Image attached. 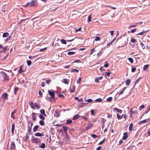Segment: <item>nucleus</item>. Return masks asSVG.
Masks as SVG:
<instances>
[{
    "label": "nucleus",
    "instance_id": "nucleus-1",
    "mask_svg": "<svg viewBox=\"0 0 150 150\" xmlns=\"http://www.w3.org/2000/svg\"><path fill=\"white\" fill-rule=\"evenodd\" d=\"M28 125V129L27 131L30 134L31 130L32 127L33 125V123L31 121H28L27 122Z\"/></svg>",
    "mask_w": 150,
    "mask_h": 150
},
{
    "label": "nucleus",
    "instance_id": "nucleus-2",
    "mask_svg": "<svg viewBox=\"0 0 150 150\" xmlns=\"http://www.w3.org/2000/svg\"><path fill=\"white\" fill-rule=\"evenodd\" d=\"M32 142L33 143H35L36 144H38V143L40 142V140L39 138H35L34 136H32L31 137Z\"/></svg>",
    "mask_w": 150,
    "mask_h": 150
},
{
    "label": "nucleus",
    "instance_id": "nucleus-3",
    "mask_svg": "<svg viewBox=\"0 0 150 150\" xmlns=\"http://www.w3.org/2000/svg\"><path fill=\"white\" fill-rule=\"evenodd\" d=\"M33 1L32 0L29 2H28L26 5H25L26 6H34L35 5V1Z\"/></svg>",
    "mask_w": 150,
    "mask_h": 150
},
{
    "label": "nucleus",
    "instance_id": "nucleus-4",
    "mask_svg": "<svg viewBox=\"0 0 150 150\" xmlns=\"http://www.w3.org/2000/svg\"><path fill=\"white\" fill-rule=\"evenodd\" d=\"M8 94L6 93H5L3 94L1 96V98L3 100L4 102H5V100L8 99Z\"/></svg>",
    "mask_w": 150,
    "mask_h": 150
},
{
    "label": "nucleus",
    "instance_id": "nucleus-5",
    "mask_svg": "<svg viewBox=\"0 0 150 150\" xmlns=\"http://www.w3.org/2000/svg\"><path fill=\"white\" fill-rule=\"evenodd\" d=\"M48 93L51 96L52 98L54 99L55 98V93L53 91L48 90Z\"/></svg>",
    "mask_w": 150,
    "mask_h": 150
},
{
    "label": "nucleus",
    "instance_id": "nucleus-6",
    "mask_svg": "<svg viewBox=\"0 0 150 150\" xmlns=\"http://www.w3.org/2000/svg\"><path fill=\"white\" fill-rule=\"evenodd\" d=\"M16 110L15 109H14L13 111H12L11 113V117L13 118L14 120L16 118L15 116L14 115L15 113H16Z\"/></svg>",
    "mask_w": 150,
    "mask_h": 150
},
{
    "label": "nucleus",
    "instance_id": "nucleus-7",
    "mask_svg": "<svg viewBox=\"0 0 150 150\" xmlns=\"http://www.w3.org/2000/svg\"><path fill=\"white\" fill-rule=\"evenodd\" d=\"M88 114L87 113H86L85 116H81V117L83 120H88Z\"/></svg>",
    "mask_w": 150,
    "mask_h": 150
},
{
    "label": "nucleus",
    "instance_id": "nucleus-8",
    "mask_svg": "<svg viewBox=\"0 0 150 150\" xmlns=\"http://www.w3.org/2000/svg\"><path fill=\"white\" fill-rule=\"evenodd\" d=\"M11 150H15V145L13 142H12L11 144Z\"/></svg>",
    "mask_w": 150,
    "mask_h": 150
},
{
    "label": "nucleus",
    "instance_id": "nucleus-9",
    "mask_svg": "<svg viewBox=\"0 0 150 150\" xmlns=\"http://www.w3.org/2000/svg\"><path fill=\"white\" fill-rule=\"evenodd\" d=\"M32 101H30L29 102V105L30 106V107L33 109L35 110V108L34 105Z\"/></svg>",
    "mask_w": 150,
    "mask_h": 150
},
{
    "label": "nucleus",
    "instance_id": "nucleus-10",
    "mask_svg": "<svg viewBox=\"0 0 150 150\" xmlns=\"http://www.w3.org/2000/svg\"><path fill=\"white\" fill-rule=\"evenodd\" d=\"M129 111L130 114H137V110H134L132 109H131Z\"/></svg>",
    "mask_w": 150,
    "mask_h": 150
},
{
    "label": "nucleus",
    "instance_id": "nucleus-11",
    "mask_svg": "<svg viewBox=\"0 0 150 150\" xmlns=\"http://www.w3.org/2000/svg\"><path fill=\"white\" fill-rule=\"evenodd\" d=\"M128 137V133L127 132H125L123 134V136L122 137V139L123 140H126Z\"/></svg>",
    "mask_w": 150,
    "mask_h": 150
},
{
    "label": "nucleus",
    "instance_id": "nucleus-12",
    "mask_svg": "<svg viewBox=\"0 0 150 150\" xmlns=\"http://www.w3.org/2000/svg\"><path fill=\"white\" fill-rule=\"evenodd\" d=\"M113 111H116L117 113H120V114L122 113V110L117 108H115L113 110Z\"/></svg>",
    "mask_w": 150,
    "mask_h": 150
},
{
    "label": "nucleus",
    "instance_id": "nucleus-13",
    "mask_svg": "<svg viewBox=\"0 0 150 150\" xmlns=\"http://www.w3.org/2000/svg\"><path fill=\"white\" fill-rule=\"evenodd\" d=\"M36 115V113L35 112H32V117L33 121H35L36 120L35 117Z\"/></svg>",
    "mask_w": 150,
    "mask_h": 150
},
{
    "label": "nucleus",
    "instance_id": "nucleus-14",
    "mask_svg": "<svg viewBox=\"0 0 150 150\" xmlns=\"http://www.w3.org/2000/svg\"><path fill=\"white\" fill-rule=\"evenodd\" d=\"M15 124L14 123L12 124L11 127V132L12 135H13V133L15 129Z\"/></svg>",
    "mask_w": 150,
    "mask_h": 150
},
{
    "label": "nucleus",
    "instance_id": "nucleus-15",
    "mask_svg": "<svg viewBox=\"0 0 150 150\" xmlns=\"http://www.w3.org/2000/svg\"><path fill=\"white\" fill-rule=\"evenodd\" d=\"M93 124L92 123H89L88 126L86 127V129H89L91 128L93 126Z\"/></svg>",
    "mask_w": 150,
    "mask_h": 150
},
{
    "label": "nucleus",
    "instance_id": "nucleus-16",
    "mask_svg": "<svg viewBox=\"0 0 150 150\" xmlns=\"http://www.w3.org/2000/svg\"><path fill=\"white\" fill-rule=\"evenodd\" d=\"M131 83V80L130 79H127L125 81V84L127 86H129Z\"/></svg>",
    "mask_w": 150,
    "mask_h": 150
},
{
    "label": "nucleus",
    "instance_id": "nucleus-17",
    "mask_svg": "<svg viewBox=\"0 0 150 150\" xmlns=\"http://www.w3.org/2000/svg\"><path fill=\"white\" fill-rule=\"evenodd\" d=\"M60 112L59 111L57 110L55 111L54 116L57 117H59L60 115Z\"/></svg>",
    "mask_w": 150,
    "mask_h": 150
},
{
    "label": "nucleus",
    "instance_id": "nucleus-18",
    "mask_svg": "<svg viewBox=\"0 0 150 150\" xmlns=\"http://www.w3.org/2000/svg\"><path fill=\"white\" fill-rule=\"evenodd\" d=\"M69 80L66 79H63L62 81V82L66 84H68L69 83Z\"/></svg>",
    "mask_w": 150,
    "mask_h": 150
},
{
    "label": "nucleus",
    "instance_id": "nucleus-19",
    "mask_svg": "<svg viewBox=\"0 0 150 150\" xmlns=\"http://www.w3.org/2000/svg\"><path fill=\"white\" fill-rule=\"evenodd\" d=\"M148 31H149L148 30L143 31L142 32H141L138 34H137V35H144V34L147 33Z\"/></svg>",
    "mask_w": 150,
    "mask_h": 150
},
{
    "label": "nucleus",
    "instance_id": "nucleus-20",
    "mask_svg": "<svg viewBox=\"0 0 150 150\" xmlns=\"http://www.w3.org/2000/svg\"><path fill=\"white\" fill-rule=\"evenodd\" d=\"M80 117V116L78 115H74L72 118L73 120H75Z\"/></svg>",
    "mask_w": 150,
    "mask_h": 150
},
{
    "label": "nucleus",
    "instance_id": "nucleus-21",
    "mask_svg": "<svg viewBox=\"0 0 150 150\" xmlns=\"http://www.w3.org/2000/svg\"><path fill=\"white\" fill-rule=\"evenodd\" d=\"M126 87H124L123 89L121 91V92L120 93H118V94L119 95H120L121 94H122L123 93H124V91L126 89Z\"/></svg>",
    "mask_w": 150,
    "mask_h": 150
},
{
    "label": "nucleus",
    "instance_id": "nucleus-22",
    "mask_svg": "<svg viewBox=\"0 0 150 150\" xmlns=\"http://www.w3.org/2000/svg\"><path fill=\"white\" fill-rule=\"evenodd\" d=\"M123 115V114H122V115H120L119 114L117 113V117L118 119H121L122 118Z\"/></svg>",
    "mask_w": 150,
    "mask_h": 150
},
{
    "label": "nucleus",
    "instance_id": "nucleus-23",
    "mask_svg": "<svg viewBox=\"0 0 150 150\" xmlns=\"http://www.w3.org/2000/svg\"><path fill=\"white\" fill-rule=\"evenodd\" d=\"M40 112L41 114L45 116H46V115L45 113V110L44 109H41L40 111Z\"/></svg>",
    "mask_w": 150,
    "mask_h": 150
},
{
    "label": "nucleus",
    "instance_id": "nucleus-24",
    "mask_svg": "<svg viewBox=\"0 0 150 150\" xmlns=\"http://www.w3.org/2000/svg\"><path fill=\"white\" fill-rule=\"evenodd\" d=\"M72 122V121L71 119H69L67 120L66 124V125H69Z\"/></svg>",
    "mask_w": 150,
    "mask_h": 150
},
{
    "label": "nucleus",
    "instance_id": "nucleus-25",
    "mask_svg": "<svg viewBox=\"0 0 150 150\" xmlns=\"http://www.w3.org/2000/svg\"><path fill=\"white\" fill-rule=\"evenodd\" d=\"M22 66H21L19 68V70H18V73L20 74H21L24 72V71L22 69Z\"/></svg>",
    "mask_w": 150,
    "mask_h": 150
},
{
    "label": "nucleus",
    "instance_id": "nucleus-26",
    "mask_svg": "<svg viewBox=\"0 0 150 150\" xmlns=\"http://www.w3.org/2000/svg\"><path fill=\"white\" fill-rule=\"evenodd\" d=\"M35 135L36 137H41L44 136L43 134L39 132H37L35 133Z\"/></svg>",
    "mask_w": 150,
    "mask_h": 150
},
{
    "label": "nucleus",
    "instance_id": "nucleus-27",
    "mask_svg": "<svg viewBox=\"0 0 150 150\" xmlns=\"http://www.w3.org/2000/svg\"><path fill=\"white\" fill-rule=\"evenodd\" d=\"M39 126L38 125H35L33 128V131L35 132L37 131V129L39 128Z\"/></svg>",
    "mask_w": 150,
    "mask_h": 150
},
{
    "label": "nucleus",
    "instance_id": "nucleus-28",
    "mask_svg": "<svg viewBox=\"0 0 150 150\" xmlns=\"http://www.w3.org/2000/svg\"><path fill=\"white\" fill-rule=\"evenodd\" d=\"M133 125L132 124V123H131L130 124L129 127V131H132L133 129Z\"/></svg>",
    "mask_w": 150,
    "mask_h": 150
},
{
    "label": "nucleus",
    "instance_id": "nucleus-29",
    "mask_svg": "<svg viewBox=\"0 0 150 150\" xmlns=\"http://www.w3.org/2000/svg\"><path fill=\"white\" fill-rule=\"evenodd\" d=\"M65 133H67V131L68 128L67 126H63L62 127Z\"/></svg>",
    "mask_w": 150,
    "mask_h": 150
},
{
    "label": "nucleus",
    "instance_id": "nucleus-30",
    "mask_svg": "<svg viewBox=\"0 0 150 150\" xmlns=\"http://www.w3.org/2000/svg\"><path fill=\"white\" fill-rule=\"evenodd\" d=\"M34 106L36 107L38 109H39L40 108V104H38L36 102H35L34 104Z\"/></svg>",
    "mask_w": 150,
    "mask_h": 150
},
{
    "label": "nucleus",
    "instance_id": "nucleus-31",
    "mask_svg": "<svg viewBox=\"0 0 150 150\" xmlns=\"http://www.w3.org/2000/svg\"><path fill=\"white\" fill-rule=\"evenodd\" d=\"M138 23H135V24L132 25H130L129 26V28H131L132 27H133V28L135 27L138 25Z\"/></svg>",
    "mask_w": 150,
    "mask_h": 150
},
{
    "label": "nucleus",
    "instance_id": "nucleus-32",
    "mask_svg": "<svg viewBox=\"0 0 150 150\" xmlns=\"http://www.w3.org/2000/svg\"><path fill=\"white\" fill-rule=\"evenodd\" d=\"M111 74V72H107L105 73V76L106 78H107V76L108 77L110 75V74Z\"/></svg>",
    "mask_w": 150,
    "mask_h": 150
},
{
    "label": "nucleus",
    "instance_id": "nucleus-33",
    "mask_svg": "<svg viewBox=\"0 0 150 150\" xmlns=\"http://www.w3.org/2000/svg\"><path fill=\"white\" fill-rule=\"evenodd\" d=\"M9 35V33H8L6 32L5 33H4L3 34V38H5L6 37L8 36Z\"/></svg>",
    "mask_w": 150,
    "mask_h": 150
},
{
    "label": "nucleus",
    "instance_id": "nucleus-34",
    "mask_svg": "<svg viewBox=\"0 0 150 150\" xmlns=\"http://www.w3.org/2000/svg\"><path fill=\"white\" fill-rule=\"evenodd\" d=\"M130 42L132 43H134L136 42V40L133 38H131L130 40Z\"/></svg>",
    "mask_w": 150,
    "mask_h": 150
},
{
    "label": "nucleus",
    "instance_id": "nucleus-35",
    "mask_svg": "<svg viewBox=\"0 0 150 150\" xmlns=\"http://www.w3.org/2000/svg\"><path fill=\"white\" fill-rule=\"evenodd\" d=\"M142 78V77H140L139 78H138L136 81L135 82V84H136Z\"/></svg>",
    "mask_w": 150,
    "mask_h": 150
},
{
    "label": "nucleus",
    "instance_id": "nucleus-36",
    "mask_svg": "<svg viewBox=\"0 0 150 150\" xmlns=\"http://www.w3.org/2000/svg\"><path fill=\"white\" fill-rule=\"evenodd\" d=\"M39 124L40 125L42 126H43L45 125V123L44 121L42 120H41L40 121Z\"/></svg>",
    "mask_w": 150,
    "mask_h": 150
},
{
    "label": "nucleus",
    "instance_id": "nucleus-37",
    "mask_svg": "<svg viewBox=\"0 0 150 150\" xmlns=\"http://www.w3.org/2000/svg\"><path fill=\"white\" fill-rule=\"evenodd\" d=\"M40 147L42 149H44L45 147V143H42L40 146Z\"/></svg>",
    "mask_w": 150,
    "mask_h": 150
},
{
    "label": "nucleus",
    "instance_id": "nucleus-38",
    "mask_svg": "<svg viewBox=\"0 0 150 150\" xmlns=\"http://www.w3.org/2000/svg\"><path fill=\"white\" fill-rule=\"evenodd\" d=\"M149 110H150V105L148 106L146 110L145 111V113H147Z\"/></svg>",
    "mask_w": 150,
    "mask_h": 150
},
{
    "label": "nucleus",
    "instance_id": "nucleus-39",
    "mask_svg": "<svg viewBox=\"0 0 150 150\" xmlns=\"http://www.w3.org/2000/svg\"><path fill=\"white\" fill-rule=\"evenodd\" d=\"M103 100L101 98H98L96 100V101L97 102H101Z\"/></svg>",
    "mask_w": 150,
    "mask_h": 150
},
{
    "label": "nucleus",
    "instance_id": "nucleus-40",
    "mask_svg": "<svg viewBox=\"0 0 150 150\" xmlns=\"http://www.w3.org/2000/svg\"><path fill=\"white\" fill-rule=\"evenodd\" d=\"M92 17V15H90L88 17V22H89L91 21V19Z\"/></svg>",
    "mask_w": 150,
    "mask_h": 150
},
{
    "label": "nucleus",
    "instance_id": "nucleus-41",
    "mask_svg": "<svg viewBox=\"0 0 150 150\" xmlns=\"http://www.w3.org/2000/svg\"><path fill=\"white\" fill-rule=\"evenodd\" d=\"M140 45L143 50L145 48V46H144V44L142 42H141L140 43Z\"/></svg>",
    "mask_w": 150,
    "mask_h": 150
},
{
    "label": "nucleus",
    "instance_id": "nucleus-42",
    "mask_svg": "<svg viewBox=\"0 0 150 150\" xmlns=\"http://www.w3.org/2000/svg\"><path fill=\"white\" fill-rule=\"evenodd\" d=\"M149 68V65L147 64L145 65L144 66V68H143V70L144 71L146 69H148Z\"/></svg>",
    "mask_w": 150,
    "mask_h": 150
},
{
    "label": "nucleus",
    "instance_id": "nucleus-43",
    "mask_svg": "<svg viewBox=\"0 0 150 150\" xmlns=\"http://www.w3.org/2000/svg\"><path fill=\"white\" fill-rule=\"evenodd\" d=\"M39 117L40 119H42V120H44L45 119V117L42 116V115H40L39 116Z\"/></svg>",
    "mask_w": 150,
    "mask_h": 150
},
{
    "label": "nucleus",
    "instance_id": "nucleus-44",
    "mask_svg": "<svg viewBox=\"0 0 150 150\" xmlns=\"http://www.w3.org/2000/svg\"><path fill=\"white\" fill-rule=\"evenodd\" d=\"M112 97H109L106 100L108 102H110V101H111L112 100Z\"/></svg>",
    "mask_w": 150,
    "mask_h": 150
},
{
    "label": "nucleus",
    "instance_id": "nucleus-45",
    "mask_svg": "<svg viewBox=\"0 0 150 150\" xmlns=\"http://www.w3.org/2000/svg\"><path fill=\"white\" fill-rule=\"evenodd\" d=\"M29 137L28 135H26V136L25 137V138L24 139V141L25 142H26L28 139H29Z\"/></svg>",
    "mask_w": 150,
    "mask_h": 150
},
{
    "label": "nucleus",
    "instance_id": "nucleus-46",
    "mask_svg": "<svg viewBox=\"0 0 150 150\" xmlns=\"http://www.w3.org/2000/svg\"><path fill=\"white\" fill-rule=\"evenodd\" d=\"M18 88L17 87H16L14 88V93L16 95V92L18 90Z\"/></svg>",
    "mask_w": 150,
    "mask_h": 150
},
{
    "label": "nucleus",
    "instance_id": "nucleus-47",
    "mask_svg": "<svg viewBox=\"0 0 150 150\" xmlns=\"http://www.w3.org/2000/svg\"><path fill=\"white\" fill-rule=\"evenodd\" d=\"M79 70L76 69H73L71 70V72H79Z\"/></svg>",
    "mask_w": 150,
    "mask_h": 150
},
{
    "label": "nucleus",
    "instance_id": "nucleus-48",
    "mask_svg": "<svg viewBox=\"0 0 150 150\" xmlns=\"http://www.w3.org/2000/svg\"><path fill=\"white\" fill-rule=\"evenodd\" d=\"M75 52H68L67 54L68 55H71L74 54H75Z\"/></svg>",
    "mask_w": 150,
    "mask_h": 150
},
{
    "label": "nucleus",
    "instance_id": "nucleus-49",
    "mask_svg": "<svg viewBox=\"0 0 150 150\" xmlns=\"http://www.w3.org/2000/svg\"><path fill=\"white\" fill-rule=\"evenodd\" d=\"M127 59L131 63H133V60L132 58L129 57Z\"/></svg>",
    "mask_w": 150,
    "mask_h": 150
},
{
    "label": "nucleus",
    "instance_id": "nucleus-50",
    "mask_svg": "<svg viewBox=\"0 0 150 150\" xmlns=\"http://www.w3.org/2000/svg\"><path fill=\"white\" fill-rule=\"evenodd\" d=\"M91 136L93 137L94 139L97 138L98 137V136L96 135L95 134H92L91 135Z\"/></svg>",
    "mask_w": 150,
    "mask_h": 150
},
{
    "label": "nucleus",
    "instance_id": "nucleus-51",
    "mask_svg": "<svg viewBox=\"0 0 150 150\" xmlns=\"http://www.w3.org/2000/svg\"><path fill=\"white\" fill-rule=\"evenodd\" d=\"M144 108V106L143 105H141L139 108V110H141L143 109Z\"/></svg>",
    "mask_w": 150,
    "mask_h": 150
},
{
    "label": "nucleus",
    "instance_id": "nucleus-52",
    "mask_svg": "<svg viewBox=\"0 0 150 150\" xmlns=\"http://www.w3.org/2000/svg\"><path fill=\"white\" fill-rule=\"evenodd\" d=\"M61 42L64 44H67V42L64 39H62L61 40Z\"/></svg>",
    "mask_w": 150,
    "mask_h": 150
},
{
    "label": "nucleus",
    "instance_id": "nucleus-53",
    "mask_svg": "<svg viewBox=\"0 0 150 150\" xmlns=\"http://www.w3.org/2000/svg\"><path fill=\"white\" fill-rule=\"evenodd\" d=\"M32 62L30 60H28L27 61V64L28 66H30Z\"/></svg>",
    "mask_w": 150,
    "mask_h": 150
},
{
    "label": "nucleus",
    "instance_id": "nucleus-54",
    "mask_svg": "<svg viewBox=\"0 0 150 150\" xmlns=\"http://www.w3.org/2000/svg\"><path fill=\"white\" fill-rule=\"evenodd\" d=\"M100 39L101 38L100 37H97L95 39V40L96 41H100Z\"/></svg>",
    "mask_w": 150,
    "mask_h": 150
},
{
    "label": "nucleus",
    "instance_id": "nucleus-55",
    "mask_svg": "<svg viewBox=\"0 0 150 150\" xmlns=\"http://www.w3.org/2000/svg\"><path fill=\"white\" fill-rule=\"evenodd\" d=\"M91 112L92 115H95V112L93 110H92L91 111Z\"/></svg>",
    "mask_w": 150,
    "mask_h": 150
},
{
    "label": "nucleus",
    "instance_id": "nucleus-56",
    "mask_svg": "<svg viewBox=\"0 0 150 150\" xmlns=\"http://www.w3.org/2000/svg\"><path fill=\"white\" fill-rule=\"evenodd\" d=\"M95 48H93V49H91V53L90 54V55H91L95 51Z\"/></svg>",
    "mask_w": 150,
    "mask_h": 150
},
{
    "label": "nucleus",
    "instance_id": "nucleus-57",
    "mask_svg": "<svg viewBox=\"0 0 150 150\" xmlns=\"http://www.w3.org/2000/svg\"><path fill=\"white\" fill-rule=\"evenodd\" d=\"M51 81V79H48L46 81V82L48 84H49Z\"/></svg>",
    "mask_w": 150,
    "mask_h": 150
},
{
    "label": "nucleus",
    "instance_id": "nucleus-58",
    "mask_svg": "<svg viewBox=\"0 0 150 150\" xmlns=\"http://www.w3.org/2000/svg\"><path fill=\"white\" fill-rule=\"evenodd\" d=\"M81 27L79 28L75 29V31L76 32H77L79 31H81Z\"/></svg>",
    "mask_w": 150,
    "mask_h": 150
},
{
    "label": "nucleus",
    "instance_id": "nucleus-59",
    "mask_svg": "<svg viewBox=\"0 0 150 150\" xmlns=\"http://www.w3.org/2000/svg\"><path fill=\"white\" fill-rule=\"evenodd\" d=\"M81 77H80L79 78V79L76 81V83H79L81 81Z\"/></svg>",
    "mask_w": 150,
    "mask_h": 150
},
{
    "label": "nucleus",
    "instance_id": "nucleus-60",
    "mask_svg": "<svg viewBox=\"0 0 150 150\" xmlns=\"http://www.w3.org/2000/svg\"><path fill=\"white\" fill-rule=\"evenodd\" d=\"M123 143V141L122 140V139H121L119 142V144L118 145H120L121 144H122V143Z\"/></svg>",
    "mask_w": 150,
    "mask_h": 150
},
{
    "label": "nucleus",
    "instance_id": "nucleus-61",
    "mask_svg": "<svg viewBox=\"0 0 150 150\" xmlns=\"http://www.w3.org/2000/svg\"><path fill=\"white\" fill-rule=\"evenodd\" d=\"M99 80L98 79V77L95 78V81L96 82V83L99 82Z\"/></svg>",
    "mask_w": 150,
    "mask_h": 150
},
{
    "label": "nucleus",
    "instance_id": "nucleus-62",
    "mask_svg": "<svg viewBox=\"0 0 150 150\" xmlns=\"http://www.w3.org/2000/svg\"><path fill=\"white\" fill-rule=\"evenodd\" d=\"M114 31L112 30V31H109V32L110 33V35L111 36H113L114 35Z\"/></svg>",
    "mask_w": 150,
    "mask_h": 150
},
{
    "label": "nucleus",
    "instance_id": "nucleus-63",
    "mask_svg": "<svg viewBox=\"0 0 150 150\" xmlns=\"http://www.w3.org/2000/svg\"><path fill=\"white\" fill-rule=\"evenodd\" d=\"M136 70V69L135 67H132V72H134Z\"/></svg>",
    "mask_w": 150,
    "mask_h": 150
},
{
    "label": "nucleus",
    "instance_id": "nucleus-64",
    "mask_svg": "<svg viewBox=\"0 0 150 150\" xmlns=\"http://www.w3.org/2000/svg\"><path fill=\"white\" fill-rule=\"evenodd\" d=\"M136 30H137L136 28H134V29H132L131 30V33H134V32H135L136 31Z\"/></svg>",
    "mask_w": 150,
    "mask_h": 150
}]
</instances>
